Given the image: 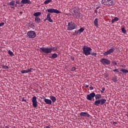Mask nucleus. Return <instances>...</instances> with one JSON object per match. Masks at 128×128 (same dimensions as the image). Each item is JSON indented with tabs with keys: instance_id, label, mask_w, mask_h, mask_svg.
<instances>
[{
	"instance_id": "obj_12",
	"label": "nucleus",
	"mask_w": 128,
	"mask_h": 128,
	"mask_svg": "<svg viewBox=\"0 0 128 128\" xmlns=\"http://www.w3.org/2000/svg\"><path fill=\"white\" fill-rule=\"evenodd\" d=\"M32 102L34 108H36L38 106V100H36V96H34L32 98Z\"/></svg>"
},
{
	"instance_id": "obj_34",
	"label": "nucleus",
	"mask_w": 128,
	"mask_h": 128,
	"mask_svg": "<svg viewBox=\"0 0 128 128\" xmlns=\"http://www.w3.org/2000/svg\"><path fill=\"white\" fill-rule=\"evenodd\" d=\"M114 20H115V22H118V20H119L118 18V17H115V18H114Z\"/></svg>"
},
{
	"instance_id": "obj_24",
	"label": "nucleus",
	"mask_w": 128,
	"mask_h": 128,
	"mask_svg": "<svg viewBox=\"0 0 128 128\" xmlns=\"http://www.w3.org/2000/svg\"><path fill=\"white\" fill-rule=\"evenodd\" d=\"M8 54H10V56H14V52L10 50H8Z\"/></svg>"
},
{
	"instance_id": "obj_6",
	"label": "nucleus",
	"mask_w": 128,
	"mask_h": 128,
	"mask_svg": "<svg viewBox=\"0 0 128 128\" xmlns=\"http://www.w3.org/2000/svg\"><path fill=\"white\" fill-rule=\"evenodd\" d=\"M102 4L104 6H112L114 4V0H102Z\"/></svg>"
},
{
	"instance_id": "obj_54",
	"label": "nucleus",
	"mask_w": 128,
	"mask_h": 128,
	"mask_svg": "<svg viewBox=\"0 0 128 128\" xmlns=\"http://www.w3.org/2000/svg\"><path fill=\"white\" fill-rule=\"evenodd\" d=\"M12 8H14V6H12Z\"/></svg>"
},
{
	"instance_id": "obj_51",
	"label": "nucleus",
	"mask_w": 128,
	"mask_h": 128,
	"mask_svg": "<svg viewBox=\"0 0 128 128\" xmlns=\"http://www.w3.org/2000/svg\"><path fill=\"white\" fill-rule=\"evenodd\" d=\"M14 6H16H16H18V4H15Z\"/></svg>"
},
{
	"instance_id": "obj_26",
	"label": "nucleus",
	"mask_w": 128,
	"mask_h": 128,
	"mask_svg": "<svg viewBox=\"0 0 128 128\" xmlns=\"http://www.w3.org/2000/svg\"><path fill=\"white\" fill-rule=\"evenodd\" d=\"M52 0H46L44 2V4H50V2H52Z\"/></svg>"
},
{
	"instance_id": "obj_50",
	"label": "nucleus",
	"mask_w": 128,
	"mask_h": 128,
	"mask_svg": "<svg viewBox=\"0 0 128 128\" xmlns=\"http://www.w3.org/2000/svg\"><path fill=\"white\" fill-rule=\"evenodd\" d=\"M46 128H51L50 126H46Z\"/></svg>"
},
{
	"instance_id": "obj_33",
	"label": "nucleus",
	"mask_w": 128,
	"mask_h": 128,
	"mask_svg": "<svg viewBox=\"0 0 128 128\" xmlns=\"http://www.w3.org/2000/svg\"><path fill=\"white\" fill-rule=\"evenodd\" d=\"M34 68H28L27 70L28 72H32V70H33Z\"/></svg>"
},
{
	"instance_id": "obj_14",
	"label": "nucleus",
	"mask_w": 128,
	"mask_h": 128,
	"mask_svg": "<svg viewBox=\"0 0 128 128\" xmlns=\"http://www.w3.org/2000/svg\"><path fill=\"white\" fill-rule=\"evenodd\" d=\"M21 4H30L32 2H30V0H22Z\"/></svg>"
},
{
	"instance_id": "obj_16",
	"label": "nucleus",
	"mask_w": 128,
	"mask_h": 128,
	"mask_svg": "<svg viewBox=\"0 0 128 128\" xmlns=\"http://www.w3.org/2000/svg\"><path fill=\"white\" fill-rule=\"evenodd\" d=\"M84 29L83 28H80L79 30L75 31V34H82V32H84Z\"/></svg>"
},
{
	"instance_id": "obj_46",
	"label": "nucleus",
	"mask_w": 128,
	"mask_h": 128,
	"mask_svg": "<svg viewBox=\"0 0 128 128\" xmlns=\"http://www.w3.org/2000/svg\"><path fill=\"white\" fill-rule=\"evenodd\" d=\"M22 102H26V100H24V98H23L22 100Z\"/></svg>"
},
{
	"instance_id": "obj_13",
	"label": "nucleus",
	"mask_w": 128,
	"mask_h": 128,
	"mask_svg": "<svg viewBox=\"0 0 128 128\" xmlns=\"http://www.w3.org/2000/svg\"><path fill=\"white\" fill-rule=\"evenodd\" d=\"M80 116H85V117H87V118H90V114H88V113L86 112H81L80 113Z\"/></svg>"
},
{
	"instance_id": "obj_41",
	"label": "nucleus",
	"mask_w": 128,
	"mask_h": 128,
	"mask_svg": "<svg viewBox=\"0 0 128 128\" xmlns=\"http://www.w3.org/2000/svg\"><path fill=\"white\" fill-rule=\"evenodd\" d=\"M90 90H94V87L92 86V85H90Z\"/></svg>"
},
{
	"instance_id": "obj_49",
	"label": "nucleus",
	"mask_w": 128,
	"mask_h": 128,
	"mask_svg": "<svg viewBox=\"0 0 128 128\" xmlns=\"http://www.w3.org/2000/svg\"><path fill=\"white\" fill-rule=\"evenodd\" d=\"M122 68H126V66H124V65H122L121 66Z\"/></svg>"
},
{
	"instance_id": "obj_53",
	"label": "nucleus",
	"mask_w": 128,
	"mask_h": 128,
	"mask_svg": "<svg viewBox=\"0 0 128 128\" xmlns=\"http://www.w3.org/2000/svg\"><path fill=\"white\" fill-rule=\"evenodd\" d=\"M5 128H10L8 126H6Z\"/></svg>"
},
{
	"instance_id": "obj_2",
	"label": "nucleus",
	"mask_w": 128,
	"mask_h": 128,
	"mask_svg": "<svg viewBox=\"0 0 128 128\" xmlns=\"http://www.w3.org/2000/svg\"><path fill=\"white\" fill-rule=\"evenodd\" d=\"M40 52H44V54H52V52H56V50H58L57 48L53 47V48H44L42 47L40 48Z\"/></svg>"
},
{
	"instance_id": "obj_44",
	"label": "nucleus",
	"mask_w": 128,
	"mask_h": 128,
	"mask_svg": "<svg viewBox=\"0 0 128 128\" xmlns=\"http://www.w3.org/2000/svg\"><path fill=\"white\" fill-rule=\"evenodd\" d=\"M71 60H74V57L72 56L71 57Z\"/></svg>"
},
{
	"instance_id": "obj_48",
	"label": "nucleus",
	"mask_w": 128,
	"mask_h": 128,
	"mask_svg": "<svg viewBox=\"0 0 128 128\" xmlns=\"http://www.w3.org/2000/svg\"><path fill=\"white\" fill-rule=\"evenodd\" d=\"M100 8V6H97V7H96V10H98Z\"/></svg>"
},
{
	"instance_id": "obj_56",
	"label": "nucleus",
	"mask_w": 128,
	"mask_h": 128,
	"mask_svg": "<svg viewBox=\"0 0 128 128\" xmlns=\"http://www.w3.org/2000/svg\"><path fill=\"white\" fill-rule=\"evenodd\" d=\"M20 14H22V12H20Z\"/></svg>"
},
{
	"instance_id": "obj_21",
	"label": "nucleus",
	"mask_w": 128,
	"mask_h": 128,
	"mask_svg": "<svg viewBox=\"0 0 128 128\" xmlns=\"http://www.w3.org/2000/svg\"><path fill=\"white\" fill-rule=\"evenodd\" d=\"M50 58H58V54L54 53L52 54V56L49 57Z\"/></svg>"
},
{
	"instance_id": "obj_30",
	"label": "nucleus",
	"mask_w": 128,
	"mask_h": 128,
	"mask_svg": "<svg viewBox=\"0 0 128 128\" xmlns=\"http://www.w3.org/2000/svg\"><path fill=\"white\" fill-rule=\"evenodd\" d=\"M90 54L91 56H96V52H90Z\"/></svg>"
},
{
	"instance_id": "obj_31",
	"label": "nucleus",
	"mask_w": 128,
	"mask_h": 128,
	"mask_svg": "<svg viewBox=\"0 0 128 128\" xmlns=\"http://www.w3.org/2000/svg\"><path fill=\"white\" fill-rule=\"evenodd\" d=\"M2 68H4V70H8V66H4L3 65L2 66Z\"/></svg>"
},
{
	"instance_id": "obj_52",
	"label": "nucleus",
	"mask_w": 128,
	"mask_h": 128,
	"mask_svg": "<svg viewBox=\"0 0 128 128\" xmlns=\"http://www.w3.org/2000/svg\"><path fill=\"white\" fill-rule=\"evenodd\" d=\"M46 20H48V19H46V18L44 20V22H46Z\"/></svg>"
},
{
	"instance_id": "obj_58",
	"label": "nucleus",
	"mask_w": 128,
	"mask_h": 128,
	"mask_svg": "<svg viewBox=\"0 0 128 128\" xmlns=\"http://www.w3.org/2000/svg\"><path fill=\"white\" fill-rule=\"evenodd\" d=\"M120 74H122V73L120 72Z\"/></svg>"
},
{
	"instance_id": "obj_19",
	"label": "nucleus",
	"mask_w": 128,
	"mask_h": 128,
	"mask_svg": "<svg viewBox=\"0 0 128 128\" xmlns=\"http://www.w3.org/2000/svg\"><path fill=\"white\" fill-rule=\"evenodd\" d=\"M40 18L38 17H36L34 18V22L36 24H39L40 22Z\"/></svg>"
},
{
	"instance_id": "obj_4",
	"label": "nucleus",
	"mask_w": 128,
	"mask_h": 128,
	"mask_svg": "<svg viewBox=\"0 0 128 128\" xmlns=\"http://www.w3.org/2000/svg\"><path fill=\"white\" fill-rule=\"evenodd\" d=\"M82 50L83 51V54L85 56H90V52L92 50V48L86 46H84V47L82 48Z\"/></svg>"
},
{
	"instance_id": "obj_29",
	"label": "nucleus",
	"mask_w": 128,
	"mask_h": 128,
	"mask_svg": "<svg viewBox=\"0 0 128 128\" xmlns=\"http://www.w3.org/2000/svg\"><path fill=\"white\" fill-rule=\"evenodd\" d=\"M112 64L114 66H116V64H118V63H116V60H113L112 61Z\"/></svg>"
},
{
	"instance_id": "obj_15",
	"label": "nucleus",
	"mask_w": 128,
	"mask_h": 128,
	"mask_svg": "<svg viewBox=\"0 0 128 128\" xmlns=\"http://www.w3.org/2000/svg\"><path fill=\"white\" fill-rule=\"evenodd\" d=\"M46 20H48V22H54V20H52V18H50V13H48L47 14V17L46 18Z\"/></svg>"
},
{
	"instance_id": "obj_9",
	"label": "nucleus",
	"mask_w": 128,
	"mask_h": 128,
	"mask_svg": "<svg viewBox=\"0 0 128 128\" xmlns=\"http://www.w3.org/2000/svg\"><path fill=\"white\" fill-rule=\"evenodd\" d=\"M100 62H101L102 64L106 65H108L110 64V61L106 58H103L100 60Z\"/></svg>"
},
{
	"instance_id": "obj_10",
	"label": "nucleus",
	"mask_w": 128,
	"mask_h": 128,
	"mask_svg": "<svg viewBox=\"0 0 128 128\" xmlns=\"http://www.w3.org/2000/svg\"><path fill=\"white\" fill-rule=\"evenodd\" d=\"M94 96H96V93L93 92L88 94L86 96V98L88 100H92Z\"/></svg>"
},
{
	"instance_id": "obj_20",
	"label": "nucleus",
	"mask_w": 128,
	"mask_h": 128,
	"mask_svg": "<svg viewBox=\"0 0 128 128\" xmlns=\"http://www.w3.org/2000/svg\"><path fill=\"white\" fill-rule=\"evenodd\" d=\"M40 14H42V12H36L33 14V16H36V18H38V16H40Z\"/></svg>"
},
{
	"instance_id": "obj_1",
	"label": "nucleus",
	"mask_w": 128,
	"mask_h": 128,
	"mask_svg": "<svg viewBox=\"0 0 128 128\" xmlns=\"http://www.w3.org/2000/svg\"><path fill=\"white\" fill-rule=\"evenodd\" d=\"M95 98L96 100L94 102V106H100V105L102 106L106 102V99L100 100V98H102V95L100 94H95Z\"/></svg>"
},
{
	"instance_id": "obj_39",
	"label": "nucleus",
	"mask_w": 128,
	"mask_h": 128,
	"mask_svg": "<svg viewBox=\"0 0 128 128\" xmlns=\"http://www.w3.org/2000/svg\"><path fill=\"white\" fill-rule=\"evenodd\" d=\"M20 2L18 0H16V3L17 4H20Z\"/></svg>"
},
{
	"instance_id": "obj_47",
	"label": "nucleus",
	"mask_w": 128,
	"mask_h": 128,
	"mask_svg": "<svg viewBox=\"0 0 128 128\" xmlns=\"http://www.w3.org/2000/svg\"><path fill=\"white\" fill-rule=\"evenodd\" d=\"M118 124V122H113V124Z\"/></svg>"
},
{
	"instance_id": "obj_5",
	"label": "nucleus",
	"mask_w": 128,
	"mask_h": 128,
	"mask_svg": "<svg viewBox=\"0 0 128 128\" xmlns=\"http://www.w3.org/2000/svg\"><path fill=\"white\" fill-rule=\"evenodd\" d=\"M76 23L71 22L68 23V30H76Z\"/></svg>"
},
{
	"instance_id": "obj_18",
	"label": "nucleus",
	"mask_w": 128,
	"mask_h": 128,
	"mask_svg": "<svg viewBox=\"0 0 128 128\" xmlns=\"http://www.w3.org/2000/svg\"><path fill=\"white\" fill-rule=\"evenodd\" d=\"M44 102L46 104H52V100L44 98Z\"/></svg>"
},
{
	"instance_id": "obj_43",
	"label": "nucleus",
	"mask_w": 128,
	"mask_h": 128,
	"mask_svg": "<svg viewBox=\"0 0 128 128\" xmlns=\"http://www.w3.org/2000/svg\"><path fill=\"white\" fill-rule=\"evenodd\" d=\"M114 22H116L115 20H114V19H112V24H114Z\"/></svg>"
},
{
	"instance_id": "obj_28",
	"label": "nucleus",
	"mask_w": 128,
	"mask_h": 128,
	"mask_svg": "<svg viewBox=\"0 0 128 128\" xmlns=\"http://www.w3.org/2000/svg\"><path fill=\"white\" fill-rule=\"evenodd\" d=\"M22 74H28V70H22L21 71Z\"/></svg>"
},
{
	"instance_id": "obj_57",
	"label": "nucleus",
	"mask_w": 128,
	"mask_h": 128,
	"mask_svg": "<svg viewBox=\"0 0 128 128\" xmlns=\"http://www.w3.org/2000/svg\"><path fill=\"white\" fill-rule=\"evenodd\" d=\"M21 6H22V5H21Z\"/></svg>"
},
{
	"instance_id": "obj_3",
	"label": "nucleus",
	"mask_w": 128,
	"mask_h": 128,
	"mask_svg": "<svg viewBox=\"0 0 128 128\" xmlns=\"http://www.w3.org/2000/svg\"><path fill=\"white\" fill-rule=\"evenodd\" d=\"M72 14L74 18H78V20L82 18V14L80 12V8L78 6H75L73 8Z\"/></svg>"
},
{
	"instance_id": "obj_25",
	"label": "nucleus",
	"mask_w": 128,
	"mask_h": 128,
	"mask_svg": "<svg viewBox=\"0 0 128 128\" xmlns=\"http://www.w3.org/2000/svg\"><path fill=\"white\" fill-rule=\"evenodd\" d=\"M14 4H16V1L12 0L10 2H9V6H14Z\"/></svg>"
},
{
	"instance_id": "obj_55",
	"label": "nucleus",
	"mask_w": 128,
	"mask_h": 128,
	"mask_svg": "<svg viewBox=\"0 0 128 128\" xmlns=\"http://www.w3.org/2000/svg\"><path fill=\"white\" fill-rule=\"evenodd\" d=\"M98 14H100V11H99L98 12Z\"/></svg>"
},
{
	"instance_id": "obj_45",
	"label": "nucleus",
	"mask_w": 128,
	"mask_h": 128,
	"mask_svg": "<svg viewBox=\"0 0 128 128\" xmlns=\"http://www.w3.org/2000/svg\"><path fill=\"white\" fill-rule=\"evenodd\" d=\"M94 12H95L96 14H98V10H97L96 9V10H94Z\"/></svg>"
},
{
	"instance_id": "obj_8",
	"label": "nucleus",
	"mask_w": 128,
	"mask_h": 128,
	"mask_svg": "<svg viewBox=\"0 0 128 128\" xmlns=\"http://www.w3.org/2000/svg\"><path fill=\"white\" fill-rule=\"evenodd\" d=\"M46 10L48 12H50V14H62V12L60 11L52 8L48 9Z\"/></svg>"
},
{
	"instance_id": "obj_11",
	"label": "nucleus",
	"mask_w": 128,
	"mask_h": 128,
	"mask_svg": "<svg viewBox=\"0 0 128 128\" xmlns=\"http://www.w3.org/2000/svg\"><path fill=\"white\" fill-rule=\"evenodd\" d=\"M114 50H116V49L114 48H112L106 52H104L103 54L104 56H108V54H112V52H114Z\"/></svg>"
},
{
	"instance_id": "obj_40",
	"label": "nucleus",
	"mask_w": 128,
	"mask_h": 128,
	"mask_svg": "<svg viewBox=\"0 0 128 128\" xmlns=\"http://www.w3.org/2000/svg\"><path fill=\"white\" fill-rule=\"evenodd\" d=\"M112 80H113L114 82H116V78H114L113 79H112Z\"/></svg>"
},
{
	"instance_id": "obj_22",
	"label": "nucleus",
	"mask_w": 128,
	"mask_h": 128,
	"mask_svg": "<svg viewBox=\"0 0 128 128\" xmlns=\"http://www.w3.org/2000/svg\"><path fill=\"white\" fill-rule=\"evenodd\" d=\"M120 72H122V74H128V70L126 69L122 68L120 70Z\"/></svg>"
},
{
	"instance_id": "obj_38",
	"label": "nucleus",
	"mask_w": 128,
	"mask_h": 128,
	"mask_svg": "<svg viewBox=\"0 0 128 128\" xmlns=\"http://www.w3.org/2000/svg\"><path fill=\"white\" fill-rule=\"evenodd\" d=\"M4 26V22L0 23V26Z\"/></svg>"
},
{
	"instance_id": "obj_42",
	"label": "nucleus",
	"mask_w": 128,
	"mask_h": 128,
	"mask_svg": "<svg viewBox=\"0 0 128 128\" xmlns=\"http://www.w3.org/2000/svg\"><path fill=\"white\" fill-rule=\"evenodd\" d=\"M84 86L85 88H88V85L86 84H84Z\"/></svg>"
},
{
	"instance_id": "obj_17",
	"label": "nucleus",
	"mask_w": 128,
	"mask_h": 128,
	"mask_svg": "<svg viewBox=\"0 0 128 128\" xmlns=\"http://www.w3.org/2000/svg\"><path fill=\"white\" fill-rule=\"evenodd\" d=\"M94 25L96 28H98V18H96L94 20Z\"/></svg>"
},
{
	"instance_id": "obj_32",
	"label": "nucleus",
	"mask_w": 128,
	"mask_h": 128,
	"mask_svg": "<svg viewBox=\"0 0 128 128\" xmlns=\"http://www.w3.org/2000/svg\"><path fill=\"white\" fill-rule=\"evenodd\" d=\"M76 70V67H72V68H71V71H72V72H74V70Z\"/></svg>"
},
{
	"instance_id": "obj_23",
	"label": "nucleus",
	"mask_w": 128,
	"mask_h": 128,
	"mask_svg": "<svg viewBox=\"0 0 128 128\" xmlns=\"http://www.w3.org/2000/svg\"><path fill=\"white\" fill-rule=\"evenodd\" d=\"M50 98L52 100V102H56V98L54 96H51Z\"/></svg>"
},
{
	"instance_id": "obj_36",
	"label": "nucleus",
	"mask_w": 128,
	"mask_h": 128,
	"mask_svg": "<svg viewBox=\"0 0 128 128\" xmlns=\"http://www.w3.org/2000/svg\"><path fill=\"white\" fill-rule=\"evenodd\" d=\"M34 26H34V24H31L30 25V28H34Z\"/></svg>"
},
{
	"instance_id": "obj_7",
	"label": "nucleus",
	"mask_w": 128,
	"mask_h": 128,
	"mask_svg": "<svg viewBox=\"0 0 128 128\" xmlns=\"http://www.w3.org/2000/svg\"><path fill=\"white\" fill-rule=\"evenodd\" d=\"M27 36H28L29 38H34L36 36V33L34 31L30 30L27 32Z\"/></svg>"
},
{
	"instance_id": "obj_37",
	"label": "nucleus",
	"mask_w": 128,
	"mask_h": 128,
	"mask_svg": "<svg viewBox=\"0 0 128 128\" xmlns=\"http://www.w3.org/2000/svg\"><path fill=\"white\" fill-rule=\"evenodd\" d=\"M113 72H120V71L118 70V69H115L113 70Z\"/></svg>"
},
{
	"instance_id": "obj_27",
	"label": "nucleus",
	"mask_w": 128,
	"mask_h": 128,
	"mask_svg": "<svg viewBox=\"0 0 128 128\" xmlns=\"http://www.w3.org/2000/svg\"><path fill=\"white\" fill-rule=\"evenodd\" d=\"M121 30L123 34H126V30L124 28H122Z\"/></svg>"
},
{
	"instance_id": "obj_35",
	"label": "nucleus",
	"mask_w": 128,
	"mask_h": 128,
	"mask_svg": "<svg viewBox=\"0 0 128 128\" xmlns=\"http://www.w3.org/2000/svg\"><path fill=\"white\" fill-rule=\"evenodd\" d=\"M104 90H106V88H102V90L100 91L102 94H104Z\"/></svg>"
}]
</instances>
